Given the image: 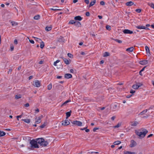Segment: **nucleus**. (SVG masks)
Instances as JSON below:
<instances>
[{"label": "nucleus", "instance_id": "0eeeda50", "mask_svg": "<svg viewBox=\"0 0 154 154\" xmlns=\"http://www.w3.org/2000/svg\"><path fill=\"white\" fill-rule=\"evenodd\" d=\"M43 117L42 115L41 116L39 117H36L35 119V123L38 124L41 122V119Z\"/></svg>", "mask_w": 154, "mask_h": 154}, {"label": "nucleus", "instance_id": "a878e982", "mask_svg": "<svg viewBox=\"0 0 154 154\" xmlns=\"http://www.w3.org/2000/svg\"><path fill=\"white\" fill-rule=\"evenodd\" d=\"M63 60L65 64L67 65L69 64V62L68 60L66 59V58H63Z\"/></svg>", "mask_w": 154, "mask_h": 154}, {"label": "nucleus", "instance_id": "c85d7f7f", "mask_svg": "<svg viewBox=\"0 0 154 154\" xmlns=\"http://www.w3.org/2000/svg\"><path fill=\"white\" fill-rule=\"evenodd\" d=\"M40 18V16L39 15H35L34 17V19L35 20H37L39 19Z\"/></svg>", "mask_w": 154, "mask_h": 154}, {"label": "nucleus", "instance_id": "13d9d810", "mask_svg": "<svg viewBox=\"0 0 154 154\" xmlns=\"http://www.w3.org/2000/svg\"><path fill=\"white\" fill-rule=\"evenodd\" d=\"M86 15L87 16H89L90 15V13L88 12H86Z\"/></svg>", "mask_w": 154, "mask_h": 154}, {"label": "nucleus", "instance_id": "a19ab883", "mask_svg": "<svg viewBox=\"0 0 154 154\" xmlns=\"http://www.w3.org/2000/svg\"><path fill=\"white\" fill-rule=\"evenodd\" d=\"M21 97V95L20 94L19 95H17L15 96V98L16 99H18L19 98H20Z\"/></svg>", "mask_w": 154, "mask_h": 154}, {"label": "nucleus", "instance_id": "4d7b16f0", "mask_svg": "<svg viewBox=\"0 0 154 154\" xmlns=\"http://www.w3.org/2000/svg\"><path fill=\"white\" fill-rule=\"evenodd\" d=\"M135 91L133 90H131L130 91V93L131 94H133L135 93Z\"/></svg>", "mask_w": 154, "mask_h": 154}, {"label": "nucleus", "instance_id": "c9c22d12", "mask_svg": "<svg viewBox=\"0 0 154 154\" xmlns=\"http://www.w3.org/2000/svg\"><path fill=\"white\" fill-rule=\"evenodd\" d=\"M148 5L150 6L151 8H154V4L151 3H148Z\"/></svg>", "mask_w": 154, "mask_h": 154}, {"label": "nucleus", "instance_id": "a211bd4d", "mask_svg": "<svg viewBox=\"0 0 154 154\" xmlns=\"http://www.w3.org/2000/svg\"><path fill=\"white\" fill-rule=\"evenodd\" d=\"M134 49V48L133 47H132L130 48H128L126 49V51H129L130 52H132L133 51Z\"/></svg>", "mask_w": 154, "mask_h": 154}, {"label": "nucleus", "instance_id": "393cba45", "mask_svg": "<svg viewBox=\"0 0 154 154\" xmlns=\"http://www.w3.org/2000/svg\"><path fill=\"white\" fill-rule=\"evenodd\" d=\"M110 54L109 53L107 52H105L103 54V56L104 57H106L109 56Z\"/></svg>", "mask_w": 154, "mask_h": 154}, {"label": "nucleus", "instance_id": "2f4dec72", "mask_svg": "<svg viewBox=\"0 0 154 154\" xmlns=\"http://www.w3.org/2000/svg\"><path fill=\"white\" fill-rule=\"evenodd\" d=\"M64 39L62 37H60L59 38L58 41L60 42H63Z\"/></svg>", "mask_w": 154, "mask_h": 154}, {"label": "nucleus", "instance_id": "5701e85b", "mask_svg": "<svg viewBox=\"0 0 154 154\" xmlns=\"http://www.w3.org/2000/svg\"><path fill=\"white\" fill-rule=\"evenodd\" d=\"M22 120L27 123H29L30 122V119H22Z\"/></svg>", "mask_w": 154, "mask_h": 154}, {"label": "nucleus", "instance_id": "c756f323", "mask_svg": "<svg viewBox=\"0 0 154 154\" xmlns=\"http://www.w3.org/2000/svg\"><path fill=\"white\" fill-rule=\"evenodd\" d=\"M40 47L42 49L44 47L45 45L44 42L42 41L40 43Z\"/></svg>", "mask_w": 154, "mask_h": 154}, {"label": "nucleus", "instance_id": "de8ad7c7", "mask_svg": "<svg viewBox=\"0 0 154 154\" xmlns=\"http://www.w3.org/2000/svg\"><path fill=\"white\" fill-rule=\"evenodd\" d=\"M29 42L32 44H34V41L32 40L31 39H29Z\"/></svg>", "mask_w": 154, "mask_h": 154}, {"label": "nucleus", "instance_id": "cd10ccee", "mask_svg": "<svg viewBox=\"0 0 154 154\" xmlns=\"http://www.w3.org/2000/svg\"><path fill=\"white\" fill-rule=\"evenodd\" d=\"M6 134L5 132L0 131V137L5 136Z\"/></svg>", "mask_w": 154, "mask_h": 154}, {"label": "nucleus", "instance_id": "f3484780", "mask_svg": "<svg viewBox=\"0 0 154 154\" xmlns=\"http://www.w3.org/2000/svg\"><path fill=\"white\" fill-rule=\"evenodd\" d=\"M74 19L75 20L80 21L82 20V17L79 16H76L74 17Z\"/></svg>", "mask_w": 154, "mask_h": 154}, {"label": "nucleus", "instance_id": "dca6fc26", "mask_svg": "<svg viewBox=\"0 0 154 154\" xmlns=\"http://www.w3.org/2000/svg\"><path fill=\"white\" fill-rule=\"evenodd\" d=\"M134 5V3L131 1L129 2L125 3V5L127 6H131Z\"/></svg>", "mask_w": 154, "mask_h": 154}, {"label": "nucleus", "instance_id": "4c0bfd02", "mask_svg": "<svg viewBox=\"0 0 154 154\" xmlns=\"http://www.w3.org/2000/svg\"><path fill=\"white\" fill-rule=\"evenodd\" d=\"M52 88V84L51 83L49 84L48 86V90H50Z\"/></svg>", "mask_w": 154, "mask_h": 154}, {"label": "nucleus", "instance_id": "39448f33", "mask_svg": "<svg viewBox=\"0 0 154 154\" xmlns=\"http://www.w3.org/2000/svg\"><path fill=\"white\" fill-rule=\"evenodd\" d=\"M33 85L35 87H39L41 86V83L38 80H36L33 82Z\"/></svg>", "mask_w": 154, "mask_h": 154}, {"label": "nucleus", "instance_id": "338daca9", "mask_svg": "<svg viewBox=\"0 0 154 154\" xmlns=\"http://www.w3.org/2000/svg\"><path fill=\"white\" fill-rule=\"evenodd\" d=\"M74 71L73 69H71L70 70V72L71 73H73L74 72Z\"/></svg>", "mask_w": 154, "mask_h": 154}, {"label": "nucleus", "instance_id": "f704fd0d", "mask_svg": "<svg viewBox=\"0 0 154 154\" xmlns=\"http://www.w3.org/2000/svg\"><path fill=\"white\" fill-rule=\"evenodd\" d=\"M121 143L120 141L118 140L114 142L113 143L115 145H118L120 144Z\"/></svg>", "mask_w": 154, "mask_h": 154}, {"label": "nucleus", "instance_id": "72a5a7b5", "mask_svg": "<svg viewBox=\"0 0 154 154\" xmlns=\"http://www.w3.org/2000/svg\"><path fill=\"white\" fill-rule=\"evenodd\" d=\"M52 29V27L51 26H47L45 28V30L47 31H49L51 30Z\"/></svg>", "mask_w": 154, "mask_h": 154}, {"label": "nucleus", "instance_id": "58836bf2", "mask_svg": "<svg viewBox=\"0 0 154 154\" xmlns=\"http://www.w3.org/2000/svg\"><path fill=\"white\" fill-rule=\"evenodd\" d=\"M70 101H71L70 100H67L62 105V106H64V105H66V104H67V103H68Z\"/></svg>", "mask_w": 154, "mask_h": 154}, {"label": "nucleus", "instance_id": "e433bc0d", "mask_svg": "<svg viewBox=\"0 0 154 154\" xmlns=\"http://www.w3.org/2000/svg\"><path fill=\"white\" fill-rule=\"evenodd\" d=\"M113 40L119 43H121L122 42V41L121 40L118 39H113Z\"/></svg>", "mask_w": 154, "mask_h": 154}, {"label": "nucleus", "instance_id": "6e6d98bb", "mask_svg": "<svg viewBox=\"0 0 154 154\" xmlns=\"http://www.w3.org/2000/svg\"><path fill=\"white\" fill-rule=\"evenodd\" d=\"M98 129H99V128H94L93 129V131L94 132H95L96 131V130H98Z\"/></svg>", "mask_w": 154, "mask_h": 154}, {"label": "nucleus", "instance_id": "4468645a", "mask_svg": "<svg viewBox=\"0 0 154 154\" xmlns=\"http://www.w3.org/2000/svg\"><path fill=\"white\" fill-rule=\"evenodd\" d=\"M136 28L139 29H147L148 28L145 27V26H137Z\"/></svg>", "mask_w": 154, "mask_h": 154}, {"label": "nucleus", "instance_id": "69168bd1", "mask_svg": "<svg viewBox=\"0 0 154 154\" xmlns=\"http://www.w3.org/2000/svg\"><path fill=\"white\" fill-rule=\"evenodd\" d=\"M146 66H145L141 70H140L141 71V72H143V71H144V69H145V68L146 67Z\"/></svg>", "mask_w": 154, "mask_h": 154}, {"label": "nucleus", "instance_id": "09e8293b", "mask_svg": "<svg viewBox=\"0 0 154 154\" xmlns=\"http://www.w3.org/2000/svg\"><path fill=\"white\" fill-rule=\"evenodd\" d=\"M136 11L138 13H140L141 11V10L140 9H137L136 10Z\"/></svg>", "mask_w": 154, "mask_h": 154}, {"label": "nucleus", "instance_id": "864d4df0", "mask_svg": "<svg viewBox=\"0 0 154 154\" xmlns=\"http://www.w3.org/2000/svg\"><path fill=\"white\" fill-rule=\"evenodd\" d=\"M100 4L101 5H105V2L103 1H101L100 2Z\"/></svg>", "mask_w": 154, "mask_h": 154}, {"label": "nucleus", "instance_id": "bf43d9fd", "mask_svg": "<svg viewBox=\"0 0 154 154\" xmlns=\"http://www.w3.org/2000/svg\"><path fill=\"white\" fill-rule=\"evenodd\" d=\"M14 43L16 45H17L18 43L16 39H15L14 40Z\"/></svg>", "mask_w": 154, "mask_h": 154}, {"label": "nucleus", "instance_id": "680f3d73", "mask_svg": "<svg viewBox=\"0 0 154 154\" xmlns=\"http://www.w3.org/2000/svg\"><path fill=\"white\" fill-rule=\"evenodd\" d=\"M116 118V117L115 116H112L111 118V119L113 121Z\"/></svg>", "mask_w": 154, "mask_h": 154}, {"label": "nucleus", "instance_id": "052dcab7", "mask_svg": "<svg viewBox=\"0 0 154 154\" xmlns=\"http://www.w3.org/2000/svg\"><path fill=\"white\" fill-rule=\"evenodd\" d=\"M26 107H28L29 106V104L27 103L24 105Z\"/></svg>", "mask_w": 154, "mask_h": 154}, {"label": "nucleus", "instance_id": "aec40b11", "mask_svg": "<svg viewBox=\"0 0 154 154\" xmlns=\"http://www.w3.org/2000/svg\"><path fill=\"white\" fill-rule=\"evenodd\" d=\"M33 38L35 39V40L36 41H37L39 43H40L41 42H42V40L40 38H37L36 37H33Z\"/></svg>", "mask_w": 154, "mask_h": 154}, {"label": "nucleus", "instance_id": "9d476101", "mask_svg": "<svg viewBox=\"0 0 154 154\" xmlns=\"http://www.w3.org/2000/svg\"><path fill=\"white\" fill-rule=\"evenodd\" d=\"M44 140L42 138H39L37 139V143L39 144L40 145L44 141Z\"/></svg>", "mask_w": 154, "mask_h": 154}, {"label": "nucleus", "instance_id": "9b49d317", "mask_svg": "<svg viewBox=\"0 0 154 154\" xmlns=\"http://www.w3.org/2000/svg\"><path fill=\"white\" fill-rule=\"evenodd\" d=\"M72 77L71 74L69 73H66L65 74L64 77L67 79L71 78Z\"/></svg>", "mask_w": 154, "mask_h": 154}, {"label": "nucleus", "instance_id": "1a4fd4ad", "mask_svg": "<svg viewBox=\"0 0 154 154\" xmlns=\"http://www.w3.org/2000/svg\"><path fill=\"white\" fill-rule=\"evenodd\" d=\"M123 32L124 33L126 34H132L133 33L132 31L128 29L123 30Z\"/></svg>", "mask_w": 154, "mask_h": 154}, {"label": "nucleus", "instance_id": "8fccbe9b", "mask_svg": "<svg viewBox=\"0 0 154 154\" xmlns=\"http://www.w3.org/2000/svg\"><path fill=\"white\" fill-rule=\"evenodd\" d=\"M46 125V124H45V123H44L42 125L40 126V127L41 128H44Z\"/></svg>", "mask_w": 154, "mask_h": 154}, {"label": "nucleus", "instance_id": "7c9ffc66", "mask_svg": "<svg viewBox=\"0 0 154 154\" xmlns=\"http://www.w3.org/2000/svg\"><path fill=\"white\" fill-rule=\"evenodd\" d=\"M125 154H136L135 152H132L129 151H126L124 152Z\"/></svg>", "mask_w": 154, "mask_h": 154}, {"label": "nucleus", "instance_id": "412c9836", "mask_svg": "<svg viewBox=\"0 0 154 154\" xmlns=\"http://www.w3.org/2000/svg\"><path fill=\"white\" fill-rule=\"evenodd\" d=\"M149 109H147L146 110H144L142 111V112H140L139 114V115H142L144 114L145 113L147 112L148 110H149Z\"/></svg>", "mask_w": 154, "mask_h": 154}, {"label": "nucleus", "instance_id": "79ce46f5", "mask_svg": "<svg viewBox=\"0 0 154 154\" xmlns=\"http://www.w3.org/2000/svg\"><path fill=\"white\" fill-rule=\"evenodd\" d=\"M121 125V124L120 123H118L117 125L114 126V128H118Z\"/></svg>", "mask_w": 154, "mask_h": 154}, {"label": "nucleus", "instance_id": "37998d69", "mask_svg": "<svg viewBox=\"0 0 154 154\" xmlns=\"http://www.w3.org/2000/svg\"><path fill=\"white\" fill-rule=\"evenodd\" d=\"M106 29L108 30H110L111 29V26L109 25H106Z\"/></svg>", "mask_w": 154, "mask_h": 154}, {"label": "nucleus", "instance_id": "0e129e2a", "mask_svg": "<svg viewBox=\"0 0 154 154\" xmlns=\"http://www.w3.org/2000/svg\"><path fill=\"white\" fill-rule=\"evenodd\" d=\"M90 35L93 37H95V35L94 33H90Z\"/></svg>", "mask_w": 154, "mask_h": 154}, {"label": "nucleus", "instance_id": "5fc2aeb1", "mask_svg": "<svg viewBox=\"0 0 154 154\" xmlns=\"http://www.w3.org/2000/svg\"><path fill=\"white\" fill-rule=\"evenodd\" d=\"M39 109L38 108H37L35 110V113H38L39 112Z\"/></svg>", "mask_w": 154, "mask_h": 154}, {"label": "nucleus", "instance_id": "7ed1b4c3", "mask_svg": "<svg viewBox=\"0 0 154 154\" xmlns=\"http://www.w3.org/2000/svg\"><path fill=\"white\" fill-rule=\"evenodd\" d=\"M143 85V84L141 82H136L135 84L133 85L132 86V88L134 89H137Z\"/></svg>", "mask_w": 154, "mask_h": 154}, {"label": "nucleus", "instance_id": "473e14b6", "mask_svg": "<svg viewBox=\"0 0 154 154\" xmlns=\"http://www.w3.org/2000/svg\"><path fill=\"white\" fill-rule=\"evenodd\" d=\"M11 23L13 26H17L18 24L15 21H12L11 22Z\"/></svg>", "mask_w": 154, "mask_h": 154}, {"label": "nucleus", "instance_id": "6e6552de", "mask_svg": "<svg viewBox=\"0 0 154 154\" xmlns=\"http://www.w3.org/2000/svg\"><path fill=\"white\" fill-rule=\"evenodd\" d=\"M130 144L129 145V146L131 147H133L136 146L137 143L134 140H131L130 142Z\"/></svg>", "mask_w": 154, "mask_h": 154}, {"label": "nucleus", "instance_id": "4be33fe9", "mask_svg": "<svg viewBox=\"0 0 154 154\" xmlns=\"http://www.w3.org/2000/svg\"><path fill=\"white\" fill-rule=\"evenodd\" d=\"M96 0H93V1L90 2V3L89 5V7L90 8L91 6H93L95 3Z\"/></svg>", "mask_w": 154, "mask_h": 154}, {"label": "nucleus", "instance_id": "49530a36", "mask_svg": "<svg viewBox=\"0 0 154 154\" xmlns=\"http://www.w3.org/2000/svg\"><path fill=\"white\" fill-rule=\"evenodd\" d=\"M68 56L70 58H72V55L70 53H69L68 54Z\"/></svg>", "mask_w": 154, "mask_h": 154}, {"label": "nucleus", "instance_id": "a18cd8bd", "mask_svg": "<svg viewBox=\"0 0 154 154\" xmlns=\"http://www.w3.org/2000/svg\"><path fill=\"white\" fill-rule=\"evenodd\" d=\"M51 10H53V11H57V10L60 11V10H61V9H56V8H51Z\"/></svg>", "mask_w": 154, "mask_h": 154}, {"label": "nucleus", "instance_id": "f257e3e1", "mask_svg": "<svg viewBox=\"0 0 154 154\" xmlns=\"http://www.w3.org/2000/svg\"><path fill=\"white\" fill-rule=\"evenodd\" d=\"M148 132V131L145 129H142L141 131H136V134L140 137H144L146 134Z\"/></svg>", "mask_w": 154, "mask_h": 154}, {"label": "nucleus", "instance_id": "603ef678", "mask_svg": "<svg viewBox=\"0 0 154 154\" xmlns=\"http://www.w3.org/2000/svg\"><path fill=\"white\" fill-rule=\"evenodd\" d=\"M85 2L87 4H88L89 3V0H85Z\"/></svg>", "mask_w": 154, "mask_h": 154}, {"label": "nucleus", "instance_id": "6ab92c4d", "mask_svg": "<svg viewBox=\"0 0 154 154\" xmlns=\"http://www.w3.org/2000/svg\"><path fill=\"white\" fill-rule=\"evenodd\" d=\"M71 111H70L69 112H66V119H68V118L71 115Z\"/></svg>", "mask_w": 154, "mask_h": 154}, {"label": "nucleus", "instance_id": "f03ea898", "mask_svg": "<svg viewBox=\"0 0 154 154\" xmlns=\"http://www.w3.org/2000/svg\"><path fill=\"white\" fill-rule=\"evenodd\" d=\"M30 143L31 145V147L32 148H39L36 141H35L34 140H31Z\"/></svg>", "mask_w": 154, "mask_h": 154}, {"label": "nucleus", "instance_id": "c03bdc74", "mask_svg": "<svg viewBox=\"0 0 154 154\" xmlns=\"http://www.w3.org/2000/svg\"><path fill=\"white\" fill-rule=\"evenodd\" d=\"M60 62V60H57L55 62H54V65L55 66H56L57 65V63L59 62Z\"/></svg>", "mask_w": 154, "mask_h": 154}, {"label": "nucleus", "instance_id": "ddd939ff", "mask_svg": "<svg viewBox=\"0 0 154 154\" xmlns=\"http://www.w3.org/2000/svg\"><path fill=\"white\" fill-rule=\"evenodd\" d=\"M131 125L134 126H136L139 124V123L137 121L132 122H131Z\"/></svg>", "mask_w": 154, "mask_h": 154}, {"label": "nucleus", "instance_id": "b1692460", "mask_svg": "<svg viewBox=\"0 0 154 154\" xmlns=\"http://www.w3.org/2000/svg\"><path fill=\"white\" fill-rule=\"evenodd\" d=\"M75 25L77 26L78 27H80L81 26V23L79 21L75 22Z\"/></svg>", "mask_w": 154, "mask_h": 154}, {"label": "nucleus", "instance_id": "774afa93", "mask_svg": "<svg viewBox=\"0 0 154 154\" xmlns=\"http://www.w3.org/2000/svg\"><path fill=\"white\" fill-rule=\"evenodd\" d=\"M117 106V105L116 104L114 105L113 106V109H115Z\"/></svg>", "mask_w": 154, "mask_h": 154}, {"label": "nucleus", "instance_id": "ea45409f", "mask_svg": "<svg viewBox=\"0 0 154 154\" xmlns=\"http://www.w3.org/2000/svg\"><path fill=\"white\" fill-rule=\"evenodd\" d=\"M75 21L74 20H71L69 21V23L71 24H75Z\"/></svg>", "mask_w": 154, "mask_h": 154}, {"label": "nucleus", "instance_id": "bb28decb", "mask_svg": "<svg viewBox=\"0 0 154 154\" xmlns=\"http://www.w3.org/2000/svg\"><path fill=\"white\" fill-rule=\"evenodd\" d=\"M145 49H146V53L148 54V53L149 54H150V52H149V48L148 47H147V46H146L145 47Z\"/></svg>", "mask_w": 154, "mask_h": 154}, {"label": "nucleus", "instance_id": "3c124183", "mask_svg": "<svg viewBox=\"0 0 154 154\" xmlns=\"http://www.w3.org/2000/svg\"><path fill=\"white\" fill-rule=\"evenodd\" d=\"M14 49V47L13 45H11V51H12Z\"/></svg>", "mask_w": 154, "mask_h": 154}, {"label": "nucleus", "instance_id": "423d86ee", "mask_svg": "<svg viewBox=\"0 0 154 154\" xmlns=\"http://www.w3.org/2000/svg\"><path fill=\"white\" fill-rule=\"evenodd\" d=\"M69 120L66 119L65 120L62 121V125L64 126H67L69 125L70 124Z\"/></svg>", "mask_w": 154, "mask_h": 154}, {"label": "nucleus", "instance_id": "20e7f679", "mask_svg": "<svg viewBox=\"0 0 154 154\" xmlns=\"http://www.w3.org/2000/svg\"><path fill=\"white\" fill-rule=\"evenodd\" d=\"M71 123L75 125L80 126L82 125V123L81 122L78 121H74L71 122Z\"/></svg>", "mask_w": 154, "mask_h": 154}, {"label": "nucleus", "instance_id": "f8f14e48", "mask_svg": "<svg viewBox=\"0 0 154 154\" xmlns=\"http://www.w3.org/2000/svg\"><path fill=\"white\" fill-rule=\"evenodd\" d=\"M139 63L141 65H145L148 63V61L146 60H141L140 61Z\"/></svg>", "mask_w": 154, "mask_h": 154}, {"label": "nucleus", "instance_id": "2eb2a0df", "mask_svg": "<svg viewBox=\"0 0 154 154\" xmlns=\"http://www.w3.org/2000/svg\"><path fill=\"white\" fill-rule=\"evenodd\" d=\"M48 144V143L47 141H45L44 140L43 142L40 145L42 146H46Z\"/></svg>", "mask_w": 154, "mask_h": 154}, {"label": "nucleus", "instance_id": "e2e57ef3", "mask_svg": "<svg viewBox=\"0 0 154 154\" xmlns=\"http://www.w3.org/2000/svg\"><path fill=\"white\" fill-rule=\"evenodd\" d=\"M62 78V76H58L57 77V79H60Z\"/></svg>", "mask_w": 154, "mask_h": 154}]
</instances>
